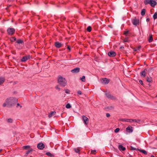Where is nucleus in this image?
I'll use <instances>...</instances> for the list:
<instances>
[{"instance_id":"f257e3e1","label":"nucleus","mask_w":157,"mask_h":157,"mask_svg":"<svg viewBox=\"0 0 157 157\" xmlns=\"http://www.w3.org/2000/svg\"><path fill=\"white\" fill-rule=\"evenodd\" d=\"M17 99L13 97H10L6 100V102L3 104V106L5 107L7 106L8 107H10L14 105L17 102Z\"/></svg>"},{"instance_id":"f03ea898","label":"nucleus","mask_w":157,"mask_h":157,"mask_svg":"<svg viewBox=\"0 0 157 157\" xmlns=\"http://www.w3.org/2000/svg\"><path fill=\"white\" fill-rule=\"evenodd\" d=\"M58 82L60 86L63 87L66 86L67 83V81L65 78L61 76L58 77Z\"/></svg>"},{"instance_id":"7ed1b4c3","label":"nucleus","mask_w":157,"mask_h":157,"mask_svg":"<svg viewBox=\"0 0 157 157\" xmlns=\"http://www.w3.org/2000/svg\"><path fill=\"white\" fill-rule=\"evenodd\" d=\"M144 3L146 5L150 4L152 7H154L157 4L156 2L153 0H144Z\"/></svg>"},{"instance_id":"20e7f679","label":"nucleus","mask_w":157,"mask_h":157,"mask_svg":"<svg viewBox=\"0 0 157 157\" xmlns=\"http://www.w3.org/2000/svg\"><path fill=\"white\" fill-rule=\"evenodd\" d=\"M15 29L13 28H8L7 30L8 33L9 35H13L15 33Z\"/></svg>"},{"instance_id":"39448f33","label":"nucleus","mask_w":157,"mask_h":157,"mask_svg":"<svg viewBox=\"0 0 157 157\" xmlns=\"http://www.w3.org/2000/svg\"><path fill=\"white\" fill-rule=\"evenodd\" d=\"M82 120L85 125H87L89 123V120L88 118L84 115L82 116Z\"/></svg>"},{"instance_id":"423d86ee","label":"nucleus","mask_w":157,"mask_h":157,"mask_svg":"<svg viewBox=\"0 0 157 157\" xmlns=\"http://www.w3.org/2000/svg\"><path fill=\"white\" fill-rule=\"evenodd\" d=\"M30 57L31 56L30 55L24 56L21 59V61L22 62H25L27 60L29 59Z\"/></svg>"},{"instance_id":"0eeeda50","label":"nucleus","mask_w":157,"mask_h":157,"mask_svg":"<svg viewBox=\"0 0 157 157\" xmlns=\"http://www.w3.org/2000/svg\"><path fill=\"white\" fill-rule=\"evenodd\" d=\"M147 69H144L143 71H142L140 73V75L143 77H144L146 76L147 72Z\"/></svg>"},{"instance_id":"6e6552de","label":"nucleus","mask_w":157,"mask_h":157,"mask_svg":"<svg viewBox=\"0 0 157 157\" xmlns=\"http://www.w3.org/2000/svg\"><path fill=\"white\" fill-rule=\"evenodd\" d=\"M37 148L40 150H42L44 147V144L42 143H40L37 144Z\"/></svg>"},{"instance_id":"1a4fd4ad","label":"nucleus","mask_w":157,"mask_h":157,"mask_svg":"<svg viewBox=\"0 0 157 157\" xmlns=\"http://www.w3.org/2000/svg\"><path fill=\"white\" fill-rule=\"evenodd\" d=\"M101 81V82L105 84H108L109 82V80L106 78H102Z\"/></svg>"},{"instance_id":"9d476101","label":"nucleus","mask_w":157,"mask_h":157,"mask_svg":"<svg viewBox=\"0 0 157 157\" xmlns=\"http://www.w3.org/2000/svg\"><path fill=\"white\" fill-rule=\"evenodd\" d=\"M108 55L111 57H114L116 56V53L113 51L109 52L108 53Z\"/></svg>"},{"instance_id":"9b49d317","label":"nucleus","mask_w":157,"mask_h":157,"mask_svg":"<svg viewBox=\"0 0 157 157\" xmlns=\"http://www.w3.org/2000/svg\"><path fill=\"white\" fill-rule=\"evenodd\" d=\"M139 23V21L138 19H134L132 20V23L134 25H136L137 24H138Z\"/></svg>"},{"instance_id":"f8f14e48","label":"nucleus","mask_w":157,"mask_h":157,"mask_svg":"<svg viewBox=\"0 0 157 157\" xmlns=\"http://www.w3.org/2000/svg\"><path fill=\"white\" fill-rule=\"evenodd\" d=\"M105 95L108 98H110L112 100L115 99V97L110 95L109 93H106Z\"/></svg>"},{"instance_id":"ddd939ff","label":"nucleus","mask_w":157,"mask_h":157,"mask_svg":"<svg viewBox=\"0 0 157 157\" xmlns=\"http://www.w3.org/2000/svg\"><path fill=\"white\" fill-rule=\"evenodd\" d=\"M126 131L129 132H133L132 127L131 126H128L126 129Z\"/></svg>"},{"instance_id":"4468645a","label":"nucleus","mask_w":157,"mask_h":157,"mask_svg":"<svg viewBox=\"0 0 157 157\" xmlns=\"http://www.w3.org/2000/svg\"><path fill=\"white\" fill-rule=\"evenodd\" d=\"M80 71V68L79 67H76L71 70V72L73 73H76Z\"/></svg>"},{"instance_id":"2eb2a0df","label":"nucleus","mask_w":157,"mask_h":157,"mask_svg":"<svg viewBox=\"0 0 157 157\" xmlns=\"http://www.w3.org/2000/svg\"><path fill=\"white\" fill-rule=\"evenodd\" d=\"M55 45L56 48H59L61 47L62 44L58 42H56L55 43Z\"/></svg>"},{"instance_id":"dca6fc26","label":"nucleus","mask_w":157,"mask_h":157,"mask_svg":"<svg viewBox=\"0 0 157 157\" xmlns=\"http://www.w3.org/2000/svg\"><path fill=\"white\" fill-rule=\"evenodd\" d=\"M118 148L119 149L120 151H124L125 150V148L123 147L122 145H120L118 146Z\"/></svg>"},{"instance_id":"f3484780","label":"nucleus","mask_w":157,"mask_h":157,"mask_svg":"<svg viewBox=\"0 0 157 157\" xmlns=\"http://www.w3.org/2000/svg\"><path fill=\"white\" fill-rule=\"evenodd\" d=\"M137 150L139 151L140 152L142 153L144 155H147V152L144 150L137 149Z\"/></svg>"},{"instance_id":"a211bd4d","label":"nucleus","mask_w":157,"mask_h":157,"mask_svg":"<svg viewBox=\"0 0 157 157\" xmlns=\"http://www.w3.org/2000/svg\"><path fill=\"white\" fill-rule=\"evenodd\" d=\"M5 81V79L2 77H0V85H2Z\"/></svg>"},{"instance_id":"6ab92c4d","label":"nucleus","mask_w":157,"mask_h":157,"mask_svg":"<svg viewBox=\"0 0 157 157\" xmlns=\"http://www.w3.org/2000/svg\"><path fill=\"white\" fill-rule=\"evenodd\" d=\"M46 155L47 156H50V157H54V155L53 154L51 153L50 152H46Z\"/></svg>"},{"instance_id":"aec40b11","label":"nucleus","mask_w":157,"mask_h":157,"mask_svg":"<svg viewBox=\"0 0 157 157\" xmlns=\"http://www.w3.org/2000/svg\"><path fill=\"white\" fill-rule=\"evenodd\" d=\"M148 41L149 42H151L153 41L152 35L151 34L149 35V36L148 38Z\"/></svg>"},{"instance_id":"412c9836","label":"nucleus","mask_w":157,"mask_h":157,"mask_svg":"<svg viewBox=\"0 0 157 157\" xmlns=\"http://www.w3.org/2000/svg\"><path fill=\"white\" fill-rule=\"evenodd\" d=\"M147 81L149 82H152V80L151 77H147L146 78Z\"/></svg>"},{"instance_id":"4be33fe9","label":"nucleus","mask_w":157,"mask_h":157,"mask_svg":"<svg viewBox=\"0 0 157 157\" xmlns=\"http://www.w3.org/2000/svg\"><path fill=\"white\" fill-rule=\"evenodd\" d=\"M56 113V112L55 111H52L51 112L49 115L48 117H51L53 115H55Z\"/></svg>"},{"instance_id":"5701e85b","label":"nucleus","mask_w":157,"mask_h":157,"mask_svg":"<svg viewBox=\"0 0 157 157\" xmlns=\"http://www.w3.org/2000/svg\"><path fill=\"white\" fill-rule=\"evenodd\" d=\"M128 119H120L119 121L122 122H128Z\"/></svg>"},{"instance_id":"b1692460","label":"nucleus","mask_w":157,"mask_h":157,"mask_svg":"<svg viewBox=\"0 0 157 157\" xmlns=\"http://www.w3.org/2000/svg\"><path fill=\"white\" fill-rule=\"evenodd\" d=\"M22 148L24 149L27 150L28 149H30V146L29 145L25 146H23Z\"/></svg>"},{"instance_id":"393cba45","label":"nucleus","mask_w":157,"mask_h":157,"mask_svg":"<svg viewBox=\"0 0 157 157\" xmlns=\"http://www.w3.org/2000/svg\"><path fill=\"white\" fill-rule=\"evenodd\" d=\"M145 13V10L144 9L141 10V14L142 16L144 15Z\"/></svg>"},{"instance_id":"a878e982","label":"nucleus","mask_w":157,"mask_h":157,"mask_svg":"<svg viewBox=\"0 0 157 157\" xmlns=\"http://www.w3.org/2000/svg\"><path fill=\"white\" fill-rule=\"evenodd\" d=\"M80 79L82 82H85V77L84 76H83L82 78H80Z\"/></svg>"},{"instance_id":"bb28decb","label":"nucleus","mask_w":157,"mask_h":157,"mask_svg":"<svg viewBox=\"0 0 157 157\" xmlns=\"http://www.w3.org/2000/svg\"><path fill=\"white\" fill-rule=\"evenodd\" d=\"M16 42L18 44H22L23 43V41L20 39L18 40Z\"/></svg>"},{"instance_id":"cd10ccee","label":"nucleus","mask_w":157,"mask_h":157,"mask_svg":"<svg viewBox=\"0 0 157 157\" xmlns=\"http://www.w3.org/2000/svg\"><path fill=\"white\" fill-rule=\"evenodd\" d=\"M92 29L91 27L90 26H89L87 28V30L88 32H90L91 31Z\"/></svg>"},{"instance_id":"c85d7f7f","label":"nucleus","mask_w":157,"mask_h":157,"mask_svg":"<svg viewBox=\"0 0 157 157\" xmlns=\"http://www.w3.org/2000/svg\"><path fill=\"white\" fill-rule=\"evenodd\" d=\"M153 17L154 19H155L157 18V12L155 13L153 15Z\"/></svg>"},{"instance_id":"c756f323","label":"nucleus","mask_w":157,"mask_h":157,"mask_svg":"<svg viewBox=\"0 0 157 157\" xmlns=\"http://www.w3.org/2000/svg\"><path fill=\"white\" fill-rule=\"evenodd\" d=\"M74 150L76 153H78L80 151V150L78 148H75Z\"/></svg>"},{"instance_id":"7c9ffc66","label":"nucleus","mask_w":157,"mask_h":157,"mask_svg":"<svg viewBox=\"0 0 157 157\" xmlns=\"http://www.w3.org/2000/svg\"><path fill=\"white\" fill-rule=\"evenodd\" d=\"M71 106L69 103L67 104L66 106V107L67 109H69L71 107Z\"/></svg>"},{"instance_id":"2f4dec72","label":"nucleus","mask_w":157,"mask_h":157,"mask_svg":"<svg viewBox=\"0 0 157 157\" xmlns=\"http://www.w3.org/2000/svg\"><path fill=\"white\" fill-rule=\"evenodd\" d=\"M33 151V150L32 149H29L28 151H27L26 152V154H29V153L32 152Z\"/></svg>"},{"instance_id":"473e14b6","label":"nucleus","mask_w":157,"mask_h":157,"mask_svg":"<svg viewBox=\"0 0 157 157\" xmlns=\"http://www.w3.org/2000/svg\"><path fill=\"white\" fill-rule=\"evenodd\" d=\"M141 120H136V119H134V122H135L136 123H139L141 122Z\"/></svg>"},{"instance_id":"72a5a7b5","label":"nucleus","mask_w":157,"mask_h":157,"mask_svg":"<svg viewBox=\"0 0 157 157\" xmlns=\"http://www.w3.org/2000/svg\"><path fill=\"white\" fill-rule=\"evenodd\" d=\"M129 42V40H128V38L126 37L123 40V42Z\"/></svg>"},{"instance_id":"f704fd0d","label":"nucleus","mask_w":157,"mask_h":157,"mask_svg":"<svg viewBox=\"0 0 157 157\" xmlns=\"http://www.w3.org/2000/svg\"><path fill=\"white\" fill-rule=\"evenodd\" d=\"M97 151L95 150H91V153L93 154H94Z\"/></svg>"},{"instance_id":"c9c22d12","label":"nucleus","mask_w":157,"mask_h":157,"mask_svg":"<svg viewBox=\"0 0 157 157\" xmlns=\"http://www.w3.org/2000/svg\"><path fill=\"white\" fill-rule=\"evenodd\" d=\"M65 92L67 94H69L70 91L68 89H66L65 90Z\"/></svg>"},{"instance_id":"e433bc0d","label":"nucleus","mask_w":157,"mask_h":157,"mask_svg":"<svg viewBox=\"0 0 157 157\" xmlns=\"http://www.w3.org/2000/svg\"><path fill=\"white\" fill-rule=\"evenodd\" d=\"M10 40H11V41L13 42V41L16 40V39L15 37H13L11 38Z\"/></svg>"},{"instance_id":"4c0bfd02","label":"nucleus","mask_w":157,"mask_h":157,"mask_svg":"<svg viewBox=\"0 0 157 157\" xmlns=\"http://www.w3.org/2000/svg\"><path fill=\"white\" fill-rule=\"evenodd\" d=\"M140 47L139 46L138 48H135L134 49V51H137L138 50H139L140 49Z\"/></svg>"},{"instance_id":"58836bf2","label":"nucleus","mask_w":157,"mask_h":157,"mask_svg":"<svg viewBox=\"0 0 157 157\" xmlns=\"http://www.w3.org/2000/svg\"><path fill=\"white\" fill-rule=\"evenodd\" d=\"M8 122L9 123H12L13 122V120L10 118H9L8 120Z\"/></svg>"},{"instance_id":"ea45409f","label":"nucleus","mask_w":157,"mask_h":157,"mask_svg":"<svg viewBox=\"0 0 157 157\" xmlns=\"http://www.w3.org/2000/svg\"><path fill=\"white\" fill-rule=\"evenodd\" d=\"M120 130V129L119 128H117L114 130V132L116 133L118 132Z\"/></svg>"},{"instance_id":"a19ab883","label":"nucleus","mask_w":157,"mask_h":157,"mask_svg":"<svg viewBox=\"0 0 157 157\" xmlns=\"http://www.w3.org/2000/svg\"><path fill=\"white\" fill-rule=\"evenodd\" d=\"M129 33V31H126L124 32V34L126 35L127 34H128Z\"/></svg>"},{"instance_id":"79ce46f5","label":"nucleus","mask_w":157,"mask_h":157,"mask_svg":"<svg viewBox=\"0 0 157 157\" xmlns=\"http://www.w3.org/2000/svg\"><path fill=\"white\" fill-rule=\"evenodd\" d=\"M153 69L152 67H151L149 69L147 70V71L148 72H149L151 71H153Z\"/></svg>"},{"instance_id":"37998d69","label":"nucleus","mask_w":157,"mask_h":157,"mask_svg":"<svg viewBox=\"0 0 157 157\" xmlns=\"http://www.w3.org/2000/svg\"><path fill=\"white\" fill-rule=\"evenodd\" d=\"M131 149L132 150H137V149H136V148H134V147H132V146H131Z\"/></svg>"},{"instance_id":"c03bdc74","label":"nucleus","mask_w":157,"mask_h":157,"mask_svg":"<svg viewBox=\"0 0 157 157\" xmlns=\"http://www.w3.org/2000/svg\"><path fill=\"white\" fill-rule=\"evenodd\" d=\"M140 83L142 86H144V84L143 83V81L142 80H140L139 81Z\"/></svg>"},{"instance_id":"a18cd8bd","label":"nucleus","mask_w":157,"mask_h":157,"mask_svg":"<svg viewBox=\"0 0 157 157\" xmlns=\"http://www.w3.org/2000/svg\"><path fill=\"white\" fill-rule=\"evenodd\" d=\"M134 119H128V122H134Z\"/></svg>"},{"instance_id":"49530a36","label":"nucleus","mask_w":157,"mask_h":157,"mask_svg":"<svg viewBox=\"0 0 157 157\" xmlns=\"http://www.w3.org/2000/svg\"><path fill=\"white\" fill-rule=\"evenodd\" d=\"M77 93L78 94L81 95L82 94V92L80 90H78L77 92Z\"/></svg>"},{"instance_id":"de8ad7c7","label":"nucleus","mask_w":157,"mask_h":157,"mask_svg":"<svg viewBox=\"0 0 157 157\" xmlns=\"http://www.w3.org/2000/svg\"><path fill=\"white\" fill-rule=\"evenodd\" d=\"M106 117H109L110 116V115L109 113H106Z\"/></svg>"},{"instance_id":"09e8293b","label":"nucleus","mask_w":157,"mask_h":157,"mask_svg":"<svg viewBox=\"0 0 157 157\" xmlns=\"http://www.w3.org/2000/svg\"><path fill=\"white\" fill-rule=\"evenodd\" d=\"M61 20H65V19H66V18L64 17H62L61 18Z\"/></svg>"},{"instance_id":"8fccbe9b","label":"nucleus","mask_w":157,"mask_h":157,"mask_svg":"<svg viewBox=\"0 0 157 157\" xmlns=\"http://www.w3.org/2000/svg\"><path fill=\"white\" fill-rule=\"evenodd\" d=\"M149 21H150V19H149V18H147V19H146V21H147V22Z\"/></svg>"},{"instance_id":"3c124183","label":"nucleus","mask_w":157,"mask_h":157,"mask_svg":"<svg viewBox=\"0 0 157 157\" xmlns=\"http://www.w3.org/2000/svg\"><path fill=\"white\" fill-rule=\"evenodd\" d=\"M11 6V5H10L7 6V7L6 8V9H7L8 8H9L10 6Z\"/></svg>"},{"instance_id":"603ef678","label":"nucleus","mask_w":157,"mask_h":157,"mask_svg":"<svg viewBox=\"0 0 157 157\" xmlns=\"http://www.w3.org/2000/svg\"><path fill=\"white\" fill-rule=\"evenodd\" d=\"M20 105L19 103H17V107H18V106H19Z\"/></svg>"},{"instance_id":"864d4df0","label":"nucleus","mask_w":157,"mask_h":157,"mask_svg":"<svg viewBox=\"0 0 157 157\" xmlns=\"http://www.w3.org/2000/svg\"><path fill=\"white\" fill-rule=\"evenodd\" d=\"M67 48L70 51L71 50L70 48L68 46Z\"/></svg>"},{"instance_id":"5fc2aeb1","label":"nucleus","mask_w":157,"mask_h":157,"mask_svg":"<svg viewBox=\"0 0 157 157\" xmlns=\"http://www.w3.org/2000/svg\"><path fill=\"white\" fill-rule=\"evenodd\" d=\"M124 48V47H121L120 48V49H123V48Z\"/></svg>"},{"instance_id":"6e6d98bb","label":"nucleus","mask_w":157,"mask_h":157,"mask_svg":"<svg viewBox=\"0 0 157 157\" xmlns=\"http://www.w3.org/2000/svg\"><path fill=\"white\" fill-rule=\"evenodd\" d=\"M151 157H155V156H154V155H151Z\"/></svg>"},{"instance_id":"4d7b16f0","label":"nucleus","mask_w":157,"mask_h":157,"mask_svg":"<svg viewBox=\"0 0 157 157\" xmlns=\"http://www.w3.org/2000/svg\"><path fill=\"white\" fill-rule=\"evenodd\" d=\"M56 88H57L58 89H59V90H60V88H58L57 87H56Z\"/></svg>"},{"instance_id":"13d9d810","label":"nucleus","mask_w":157,"mask_h":157,"mask_svg":"<svg viewBox=\"0 0 157 157\" xmlns=\"http://www.w3.org/2000/svg\"><path fill=\"white\" fill-rule=\"evenodd\" d=\"M2 151V150L0 149V151Z\"/></svg>"},{"instance_id":"bf43d9fd","label":"nucleus","mask_w":157,"mask_h":157,"mask_svg":"<svg viewBox=\"0 0 157 157\" xmlns=\"http://www.w3.org/2000/svg\"><path fill=\"white\" fill-rule=\"evenodd\" d=\"M156 97H157V95H156Z\"/></svg>"},{"instance_id":"052dcab7","label":"nucleus","mask_w":157,"mask_h":157,"mask_svg":"<svg viewBox=\"0 0 157 157\" xmlns=\"http://www.w3.org/2000/svg\"><path fill=\"white\" fill-rule=\"evenodd\" d=\"M132 157V156H130V157Z\"/></svg>"},{"instance_id":"680f3d73","label":"nucleus","mask_w":157,"mask_h":157,"mask_svg":"<svg viewBox=\"0 0 157 157\" xmlns=\"http://www.w3.org/2000/svg\"><path fill=\"white\" fill-rule=\"evenodd\" d=\"M20 107H22V106H20Z\"/></svg>"}]
</instances>
